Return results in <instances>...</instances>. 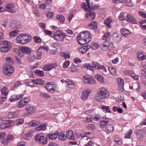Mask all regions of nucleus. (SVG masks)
<instances>
[{
  "label": "nucleus",
  "instance_id": "1",
  "mask_svg": "<svg viewBox=\"0 0 146 146\" xmlns=\"http://www.w3.org/2000/svg\"><path fill=\"white\" fill-rule=\"evenodd\" d=\"M109 92L105 87L99 88L98 90L97 96L95 97L96 100L98 101L103 102L105 98L109 96Z\"/></svg>",
  "mask_w": 146,
  "mask_h": 146
},
{
  "label": "nucleus",
  "instance_id": "2",
  "mask_svg": "<svg viewBox=\"0 0 146 146\" xmlns=\"http://www.w3.org/2000/svg\"><path fill=\"white\" fill-rule=\"evenodd\" d=\"M15 52L20 57L25 56V54H28L31 52V49L28 47L22 46L13 49Z\"/></svg>",
  "mask_w": 146,
  "mask_h": 146
},
{
  "label": "nucleus",
  "instance_id": "3",
  "mask_svg": "<svg viewBox=\"0 0 146 146\" xmlns=\"http://www.w3.org/2000/svg\"><path fill=\"white\" fill-rule=\"evenodd\" d=\"M11 46V44L8 41H0V50L3 52H7L10 50Z\"/></svg>",
  "mask_w": 146,
  "mask_h": 146
},
{
  "label": "nucleus",
  "instance_id": "4",
  "mask_svg": "<svg viewBox=\"0 0 146 146\" xmlns=\"http://www.w3.org/2000/svg\"><path fill=\"white\" fill-rule=\"evenodd\" d=\"M86 3H84L82 5V7L83 8L86 12L92 11L94 9H97L100 7V6L95 5L94 7L91 6L89 0H86Z\"/></svg>",
  "mask_w": 146,
  "mask_h": 146
},
{
  "label": "nucleus",
  "instance_id": "5",
  "mask_svg": "<svg viewBox=\"0 0 146 146\" xmlns=\"http://www.w3.org/2000/svg\"><path fill=\"white\" fill-rule=\"evenodd\" d=\"M66 35L62 31L58 30L54 33V38L58 41H63L66 36Z\"/></svg>",
  "mask_w": 146,
  "mask_h": 146
},
{
  "label": "nucleus",
  "instance_id": "6",
  "mask_svg": "<svg viewBox=\"0 0 146 146\" xmlns=\"http://www.w3.org/2000/svg\"><path fill=\"white\" fill-rule=\"evenodd\" d=\"M25 37L23 34L18 36L16 38V42L23 44L29 42L31 40V37H28L27 38H25Z\"/></svg>",
  "mask_w": 146,
  "mask_h": 146
},
{
  "label": "nucleus",
  "instance_id": "7",
  "mask_svg": "<svg viewBox=\"0 0 146 146\" xmlns=\"http://www.w3.org/2000/svg\"><path fill=\"white\" fill-rule=\"evenodd\" d=\"M14 68L9 65H5L3 68V71L4 74L8 76L11 75L13 72Z\"/></svg>",
  "mask_w": 146,
  "mask_h": 146
},
{
  "label": "nucleus",
  "instance_id": "8",
  "mask_svg": "<svg viewBox=\"0 0 146 146\" xmlns=\"http://www.w3.org/2000/svg\"><path fill=\"white\" fill-rule=\"evenodd\" d=\"M35 139L37 142H39L41 144L45 145L47 142L46 138L40 134H37L35 137Z\"/></svg>",
  "mask_w": 146,
  "mask_h": 146
},
{
  "label": "nucleus",
  "instance_id": "9",
  "mask_svg": "<svg viewBox=\"0 0 146 146\" xmlns=\"http://www.w3.org/2000/svg\"><path fill=\"white\" fill-rule=\"evenodd\" d=\"M21 27V25L20 23L15 20H12L9 25V28L11 29L15 28H20Z\"/></svg>",
  "mask_w": 146,
  "mask_h": 146
},
{
  "label": "nucleus",
  "instance_id": "10",
  "mask_svg": "<svg viewBox=\"0 0 146 146\" xmlns=\"http://www.w3.org/2000/svg\"><path fill=\"white\" fill-rule=\"evenodd\" d=\"M99 64L98 63L93 62L85 64L84 66L86 68L92 70L94 68H95Z\"/></svg>",
  "mask_w": 146,
  "mask_h": 146
},
{
  "label": "nucleus",
  "instance_id": "11",
  "mask_svg": "<svg viewBox=\"0 0 146 146\" xmlns=\"http://www.w3.org/2000/svg\"><path fill=\"white\" fill-rule=\"evenodd\" d=\"M100 126L101 128L106 127L109 122L108 118L106 117H102L100 119Z\"/></svg>",
  "mask_w": 146,
  "mask_h": 146
},
{
  "label": "nucleus",
  "instance_id": "12",
  "mask_svg": "<svg viewBox=\"0 0 146 146\" xmlns=\"http://www.w3.org/2000/svg\"><path fill=\"white\" fill-rule=\"evenodd\" d=\"M58 66L56 63L46 64L43 66V69L45 71H49L53 68H56Z\"/></svg>",
  "mask_w": 146,
  "mask_h": 146
},
{
  "label": "nucleus",
  "instance_id": "13",
  "mask_svg": "<svg viewBox=\"0 0 146 146\" xmlns=\"http://www.w3.org/2000/svg\"><path fill=\"white\" fill-rule=\"evenodd\" d=\"M29 101L30 99L29 98H24L18 102L17 106L19 108H23L27 104Z\"/></svg>",
  "mask_w": 146,
  "mask_h": 146
},
{
  "label": "nucleus",
  "instance_id": "14",
  "mask_svg": "<svg viewBox=\"0 0 146 146\" xmlns=\"http://www.w3.org/2000/svg\"><path fill=\"white\" fill-rule=\"evenodd\" d=\"M78 36H79L80 38L82 39H90V41H91V39L90 33L87 31L86 32V33L85 32L81 33Z\"/></svg>",
  "mask_w": 146,
  "mask_h": 146
},
{
  "label": "nucleus",
  "instance_id": "15",
  "mask_svg": "<svg viewBox=\"0 0 146 146\" xmlns=\"http://www.w3.org/2000/svg\"><path fill=\"white\" fill-rule=\"evenodd\" d=\"M25 108L28 113L30 114L33 113L36 111L35 107L32 105L28 104L26 107Z\"/></svg>",
  "mask_w": 146,
  "mask_h": 146
},
{
  "label": "nucleus",
  "instance_id": "16",
  "mask_svg": "<svg viewBox=\"0 0 146 146\" xmlns=\"http://www.w3.org/2000/svg\"><path fill=\"white\" fill-rule=\"evenodd\" d=\"M5 8L7 11L11 13H14L15 12L14 5L13 4H7L5 5Z\"/></svg>",
  "mask_w": 146,
  "mask_h": 146
},
{
  "label": "nucleus",
  "instance_id": "17",
  "mask_svg": "<svg viewBox=\"0 0 146 146\" xmlns=\"http://www.w3.org/2000/svg\"><path fill=\"white\" fill-rule=\"evenodd\" d=\"M83 79L86 84H93L95 83V80L93 78H88L86 76H84Z\"/></svg>",
  "mask_w": 146,
  "mask_h": 146
},
{
  "label": "nucleus",
  "instance_id": "18",
  "mask_svg": "<svg viewBox=\"0 0 146 146\" xmlns=\"http://www.w3.org/2000/svg\"><path fill=\"white\" fill-rule=\"evenodd\" d=\"M77 40L78 44L81 45H83L86 44L90 41V39H86L81 38H80L79 36H78L77 38Z\"/></svg>",
  "mask_w": 146,
  "mask_h": 146
},
{
  "label": "nucleus",
  "instance_id": "19",
  "mask_svg": "<svg viewBox=\"0 0 146 146\" xmlns=\"http://www.w3.org/2000/svg\"><path fill=\"white\" fill-rule=\"evenodd\" d=\"M23 96V94H18L17 95H13L10 98L9 100L11 102H13L22 98Z\"/></svg>",
  "mask_w": 146,
  "mask_h": 146
},
{
  "label": "nucleus",
  "instance_id": "20",
  "mask_svg": "<svg viewBox=\"0 0 146 146\" xmlns=\"http://www.w3.org/2000/svg\"><path fill=\"white\" fill-rule=\"evenodd\" d=\"M126 19L127 21L129 22L135 24H137V22L133 16L130 15H127Z\"/></svg>",
  "mask_w": 146,
  "mask_h": 146
},
{
  "label": "nucleus",
  "instance_id": "21",
  "mask_svg": "<svg viewBox=\"0 0 146 146\" xmlns=\"http://www.w3.org/2000/svg\"><path fill=\"white\" fill-rule=\"evenodd\" d=\"M91 92V90L90 89L85 90L83 91L81 96L82 99L84 100H86Z\"/></svg>",
  "mask_w": 146,
  "mask_h": 146
},
{
  "label": "nucleus",
  "instance_id": "22",
  "mask_svg": "<svg viewBox=\"0 0 146 146\" xmlns=\"http://www.w3.org/2000/svg\"><path fill=\"white\" fill-rule=\"evenodd\" d=\"M59 134V132L58 131H56L53 133L47 135L46 136L49 139L54 140L57 138Z\"/></svg>",
  "mask_w": 146,
  "mask_h": 146
},
{
  "label": "nucleus",
  "instance_id": "23",
  "mask_svg": "<svg viewBox=\"0 0 146 146\" xmlns=\"http://www.w3.org/2000/svg\"><path fill=\"white\" fill-rule=\"evenodd\" d=\"M113 40L115 42H118L121 40V36L118 32H115L113 34Z\"/></svg>",
  "mask_w": 146,
  "mask_h": 146
},
{
  "label": "nucleus",
  "instance_id": "24",
  "mask_svg": "<svg viewBox=\"0 0 146 146\" xmlns=\"http://www.w3.org/2000/svg\"><path fill=\"white\" fill-rule=\"evenodd\" d=\"M66 137L69 139L73 140H75L76 139L74 136V132L71 130H69L67 132Z\"/></svg>",
  "mask_w": 146,
  "mask_h": 146
},
{
  "label": "nucleus",
  "instance_id": "25",
  "mask_svg": "<svg viewBox=\"0 0 146 146\" xmlns=\"http://www.w3.org/2000/svg\"><path fill=\"white\" fill-rule=\"evenodd\" d=\"M49 92L51 93H56L59 92V87L58 85L55 84L50 90Z\"/></svg>",
  "mask_w": 146,
  "mask_h": 146
},
{
  "label": "nucleus",
  "instance_id": "26",
  "mask_svg": "<svg viewBox=\"0 0 146 146\" xmlns=\"http://www.w3.org/2000/svg\"><path fill=\"white\" fill-rule=\"evenodd\" d=\"M6 128H9L12 126L14 124V121L12 120H4Z\"/></svg>",
  "mask_w": 146,
  "mask_h": 146
},
{
  "label": "nucleus",
  "instance_id": "27",
  "mask_svg": "<svg viewBox=\"0 0 146 146\" xmlns=\"http://www.w3.org/2000/svg\"><path fill=\"white\" fill-rule=\"evenodd\" d=\"M13 139V136L11 134H9L5 139H3L2 141V143L3 144H5L9 142L11 140Z\"/></svg>",
  "mask_w": 146,
  "mask_h": 146
},
{
  "label": "nucleus",
  "instance_id": "28",
  "mask_svg": "<svg viewBox=\"0 0 146 146\" xmlns=\"http://www.w3.org/2000/svg\"><path fill=\"white\" fill-rule=\"evenodd\" d=\"M137 56L138 58L141 60H145L146 59V56L143 54V51H138Z\"/></svg>",
  "mask_w": 146,
  "mask_h": 146
},
{
  "label": "nucleus",
  "instance_id": "29",
  "mask_svg": "<svg viewBox=\"0 0 146 146\" xmlns=\"http://www.w3.org/2000/svg\"><path fill=\"white\" fill-rule=\"evenodd\" d=\"M53 82H50L46 83L45 86V88L46 90L49 92L50 90L51 89L52 87L55 84Z\"/></svg>",
  "mask_w": 146,
  "mask_h": 146
},
{
  "label": "nucleus",
  "instance_id": "30",
  "mask_svg": "<svg viewBox=\"0 0 146 146\" xmlns=\"http://www.w3.org/2000/svg\"><path fill=\"white\" fill-rule=\"evenodd\" d=\"M121 33L122 35L125 37L130 34L131 32L129 30L123 28L121 30Z\"/></svg>",
  "mask_w": 146,
  "mask_h": 146
},
{
  "label": "nucleus",
  "instance_id": "31",
  "mask_svg": "<svg viewBox=\"0 0 146 146\" xmlns=\"http://www.w3.org/2000/svg\"><path fill=\"white\" fill-rule=\"evenodd\" d=\"M27 59L29 62H33L35 60V55L33 53H31L28 55Z\"/></svg>",
  "mask_w": 146,
  "mask_h": 146
},
{
  "label": "nucleus",
  "instance_id": "32",
  "mask_svg": "<svg viewBox=\"0 0 146 146\" xmlns=\"http://www.w3.org/2000/svg\"><path fill=\"white\" fill-rule=\"evenodd\" d=\"M114 141L118 145H121L122 144V139L117 135L114 136Z\"/></svg>",
  "mask_w": 146,
  "mask_h": 146
},
{
  "label": "nucleus",
  "instance_id": "33",
  "mask_svg": "<svg viewBox=\"0 0 146 146\" xmlns=\"http://www.w3.org/2000/svg\"><path fill=\"white\" fill-rule=\"evenodd\" d=\"M39 96L40 97L43 98L48 99L51 98V96L48 94L42 92H40Z\"/></svg>",
  "mask_w": 146,
  "mask_h": 146
},
{
  "label": "nucleus",
  "instance_id": "34",
  "mask_svg": "<svg viewBox=\"0 0 146 146\" xmlns=\"http://www.w3.org/2000/svg\"><path fill=\"white\" fill-rule=\"evenodd\" d=\"M97 23L95 22H92L91 23L88 24V26L90 29L95 30L97 29Z\"/></svg>",
  "mask_w": 146,
  "mask_h": 146
},
{
  "label": "nucleus",
  "instance_id": "35",
  "mask_svg": "<svg viewBox=\"0 0 146 146\" xmlns=\"http://www.w3.org/2000/svg\"><path fill=\"white\" fill-rule=\"evenodd\" d=\"M32 81L36 83V84H39L42 85L44 83V81L40 79H33L32 80Z\"/></svg>",
  "mask_w": 146,
  "mask_h": 146
},
{
  "label": "nucleus",
  "instance_id": "36",
  "mask_svg": "<svg viewBox=\"0 0 146 146\" xmlns=\"http://www.w3.org/2000/svg\"><path fill=\"white\" fill-rule=\"evenodd\" d=\"M1 91L2 93L1 95L6 97V96L8 93V90L7 88L6 87H3L1 90Z\"/></svg>",
  "mask_w": 146,
  "mask_h": 146
},
{
  "label": "nucleus",
  "instance_id": "37",
  "mask_svg": "<svg viewBox=\"0 0 146 146\" xmlns=\"http://www.w3.org/2000/svg\"><path fill=\"white\" fill-rule=\"evenodd\" d=\"M85 17L86 18L90 17L92 20H93L96 17V14L94 12L86 13Z\"/></svg>",
  "mask_w": 146,
  "mask_h": 146
},
{
  "label": "nucleus",
  "instance_id": "38",
  "mask_svg": "<svg viewBox=\"0 0 146 146\" xmlns=\"http://www.w3.org/2000/svg\"><path fill=\"white\" fill-rule=\"evenodd\" d=\"M109 71L111 74L113 76L116 75L117 71L116 68L113 67H109Z\"/></svg>",
  "mask_w": 146,
  "mask_h": 146
},
{
  "label": "nucleus",
  "instance_id": "39",
  "mask_svg": "<svg viewBox=\"0 0 146 146\" xmlns=\"http://www.w3.org/2000/svg\"><path fill=\"white\" fill-rule=\"evenodd\" d=\"M95 78L96 79H97L101 82L102 83L104 82V79L103 77L102 76L99 74H97Z\"/></svg>",
  "mask_w": 146,
  "mask_h": 146
},
{
  "label": "nucleus",
  "instance_id": "40",
  "mask_svg": "<svg viewBox=\"0 0 146 146\" xmlns=\"http://www.w3.org/2000/svg\"><path fill=\"white\" fill-rule=\"evenodd\" d=\"M56 19L58 20L60 22L63 23L64 21L65 18L62 15H58L56 16Z\"/></svg>",
  "mask_w": 146,
  "mask_h": 146
},
{
  "label": "nucleus",
  "instance_id": "41",
  "mask_svg": "<svg viewBox=\"0 0 146 146\" xmlns=\"http://www.w3.org/2000/svg\"><path fill=\"white\" fill-rule=\"evenodd\" d=\"M19 31L16 30L10 32L9 33V36L11 38H12L13 36H15L17 34V33Z\"/></svg>",
  "mask_w": 146,
  "mask_h": 146
},
{
  "label": "nucleus",
  "instance_id": "42",
  "mask_svg": "<svg viewBox=\"0 0 146 146\" xmlns=\"http://www.w3.org/2000/svg\"><path fill=\"white\" fill-rule=\"evenodd\" d=\"M142 28L146 30V20H143L139 22Z\"/></svg>",
  "mask_w": 146,
  "mask_h": 146
},
{
  "label": "nucleus",
  "instance_id": "43",
  "mask_svg": "<svg viewBox=\"0 0 146 146\" xmlns=\"http://www.w3.org/2000/svg\"><path fill=\"white\" fill-rule=\"evenodd\" d=\"M46 126L44 125H40L37 127L36 128V131H40V130H44L46 129Z\"/></svg>",
  "mask_w": 146,
  "mask_h": 146
},
{
  "label": "nucleus",
  "instance_id": "44",
  "mask_svg": "<svg viewBox=\"0 0 146 146\" xmlns=\"http://www.w3.org/2000/svg\"><path fill=\"white\" fill-rule=\"evenodd\" d=\"M101 108L103 110L106 111L107 112L111 113V111L109 106L102 105L101 106Z\"/></svg>",
  "mask_w": 146,
  "mask_h": 146
},
{
  "label": "nucleus",
  "instance_id": "45",
  "mask_svg": "<svg viewBox=\"0 0 146 146\" xmlns=\"http://www.w3.org/2000/svg\"><path fill=\"white\" fill-rule=\"evenodd\" d=\"M101 48L102 50H106L108 48V43L105 41L101 45Z\"/></svg>",
  "mask_w": 146,
  "mask_h": 146
},
{
  "label": "nucleus",
  "instance_id": "46",
  "mask_svg": "<svg viewBox=\"0 0 146 146\" xmlns=\"http://www.w3.org/2000/svg\"><path fill=\"white\" fill-rule=\"evenodd\" d=\"M32 133L33 132L32 131L29 132L28 133L24 135V138L26 140L29 139V138H30L32 136Z\"/></svg>",
  "mask_w": 146,
  "mask_h": 146
},
{
  "label": "nucleus",
  "instance_id": "47",
  "mask_svg": "<svg viewBox=\"0 0 146 146\" xmlns=\"http://www.w3.org/2000/svg\"><path fill=\"white\" fill-rule=\"evenodd\" d=\"M112 20L111 18H109L105 20V24L108 27L110 28L111 27L110 24L111 23Z\"/></svg>",
  "mask_w": 146,
  "mask_h": 146
},
{
  "label": "nucleus",
  "instance_id": "48",
  "mask_svg": "<svg viewBox=\"0 0 146 146\" xmlns=\"http://www.w3.org/2000/svg\"><path fill=\"white\" fill-rule=\"evenodd\" d=\"M39 122L35 120H33L29 123L30 125L32 127L35 126L39 124Z\"/></svg>",
  "mask_w": 146,
  "mask_h": 146
},
{
  "label": "nucleus",
  "instance_id": "49",
  "mask_svg": "<svg viewBox=\"0 0 146 146\" xmlns=\"http://www.w3.org/2000/svg\"><path fill=\"white\" fill-rule=\"evenodd\" d=\"M35 73L37 75L40 76L42 77L44 76V73L43 71L37 70L35 71Z\"/></svg>",
  "mask_w": 146,
  "mask_h": 146
},
{
  "label": "nucleus",
  "instance_id": "50",
  "mask_svg": "<svg viewBox=\"0 0 146 146\" xmlns=\"http://www.w3.org/2000/svg\"><path fill=\"white\" fill-rule=\"evenodd\" d=\"M66 138L65 134L63 132H61L58 136V138L61 140H65Z\"/></svg>",
  "mask_w": 146,
  "mask_h": 146
},
{
  "label": "nucleus",
  "instance_id": "51",
  "mask_svg": "<svg viewBox=\"0 0 146 146\" xmlns=\"http://www.w3.org/2000/svg\"><path fill=\"white\" fill-rule=\"evenodd\" d=\"M33 39L37 43H39L42 42V39L39 36H34L33 37Z\"/></svg>",
  "mask_w": 146,
  "mask_h": 146
},
{
  "label": "nucleus",
  "instance_id": "52",
  "mask_svg": "<svg viewBox=\"0 0 146 146\" xmlns=\"http://www.w3.org/2000/svg\"><path fill=\"white\" fill-rule=\"evenodd\" d=\"M107 130L110 132H112L114 130L113 127L112 125L109 124L106 127Z\"/></svg>",
  "mask_w": 146,
  "mask_h": 146
},
{
  "label": "nucleus",
  "instance_id": "53",
  "mask_svg": "<svg viewBox=\"0 0 146 146\" xmlns=\"http://www.w3.org/2000/svg\"><path fill=\"white\" fill-rule=\"evenodd\" d=\"M66 86L68 87L72 88L74 87V83L72 81H68Z\"/></svg>",
  "mask_w": 146,
  "mask_h": 146
},
{
  "label": "nucleus",
  "instance_id": "54",
  "mask_svg": "<svg viewBox=\"0 0 146 146\" xmlns=\"http://www.w3.org/2000/svg\"><path fill=\"white\" fill-rule=\"evenodd\" d=\"M132 133V130L130 129L129 131L125 135V137L126 138H130L131 135Z\"/></svg>",
  "mask_w": 146,
  "mask_h": 146
},
{
  "label": "nucleus",
  "instance_id": "55",
  "mask_svg": "<svg viewBox=\"0 0 146 146\" xmlns=\"http://www.w3.org/2000/svg\"><path fill=\"white\" fill-rule=\"evenodd\" d=\"M86 47L84 46H82L81 48L79 50V52L82 54H84L86 53L87 50V48H86Z\"/></svg>",
  "mask_w": 146,
  "mask_h": 146
},
{
  "label": "nucleus",
  "instance_id": "56",
  "mask_svg": "<svg viewBox=\"0 0 146 146\" xmlns=\"http://www.w3.org/2000/svg\"><path fill=\"white\" fill-rule=\"evenodd\" d=\"M24 122V120L23 119H17L16 120V123L17 125L19 126L22 124Z\"/></svg>",
  "mask_w": 146,
  "mask_h": 146
},
{
  "label": "nucleus",
  "instance_id": "57",
  "mask_svg": "<svg viewBox=\"0 0 146 146\" xmlns=\"http://www.w3.org/2000/svg\"><path fill=\"white\" fill-rule=\"evenodd\" d=\"M117 81L118 86L124 84V82L123 79L120 78H118L117 79Z\"/></svg>",
  "mask_w": 146,
  "mask_h": 146
},
{
  "label": "nucleus",
  "instance_id": "58",
  "mask_svg": "<svg viewBox=\"0 0 146 146\" xmlns=\"http://www.w3.org/2000/svg\"><path fill=\"white\" fill-rule=\"evenodd\" d=\"M5 128H6L4 120H3L0 123V129H3Z\"/></svg>",
  "mask_w": 146,
  "mask_h": 146
},
{
  "label": "nucleus",
  "instance_id": "59",
  "mask_svg": "<svg viewBox=\"0 0 146 146\" xmlns=\"http://www.w3.org/2000/svg\"><path fill=\"white\" fill-rule=\"evenodd\" d=\"M98 69H103L105 72H107V70L106 69V68L105 67L104 65H99V64L98 66Z\"/></svg>",
  "mask_w": 146,
  "mask_h": 146
},
{
  "label": "nucleus",
  "instance_id": "60",
  "mask_svg": "<svg viewBox=\"0 0 146 146\" xmlns=\"http://www.w3.org/2000/svg\"><path fill=\"white\" fill-rule=\"evenodd\" d=\"M21 85H22V84L21 82L19 81H17L15 83L13 87L12 88H13V90L14 88H16Z\"/></svg>",
  "mask_w": 146,
  "mask_h": 146
},
{
  "label": "nucleus",
  "instance_id": "61",
  "mask_svg": "<svg viewBox=\"0 0 146 146\" xmlns=\"http://www.w3.org/2000/svg\"><path fill=\"white\" fill-rule=\"evenodd\" d=\"M115 48L112 42H110L108 46V48L110 50H113Z\"/></svg>",
  "mask_w": 146,
  "mask_h": 146
},
{
  "label": "nucleus",
  "instance_id": "62",
  "mask_svg": "<svg viewBox=\"0 0 146 146\" xmlns=\"http://www.w3.org/2000/svg\"><path fill=\"white\" fill-rule=\"evenodd\" d=\"M87 127L89 129H92V130H94L95 129V125L92 124L88 125Z\"/></svg>",
  "mask_w": 146,
  "mask_h": 146
},
{
  "label": "nucleus",
  "instance_id": "63",
  "mask_svg": "<svg viewBox=\"0 0 146 146\" xmlns=\"http://www.w3.org/2000/svg\"><path fill=\"white\" fill-rule=\"evenodd\" d=\"M98 47V44L97 43H95L93 44L91 46V49L92 50H96L97 49Z\"/></svg>",
  "mask_w": 146,
  "mask_h": 146
},
{
  "label": "nucleus",
  "instance_id": "64",
  "mask_svg": "<svg viewBox=\"0 0 146 146\" xmlns=\"http://www.w3.org/2000/svg\"><path fill=\"white\" fill-rule=\"evenodd\" d=\"M15 59L16 62L19 64H21L22 62L21 59L17 56L15 57Z\"/></svg>",
  "mask_w": 146,
  "mask_h": 146
}]
</instances>
